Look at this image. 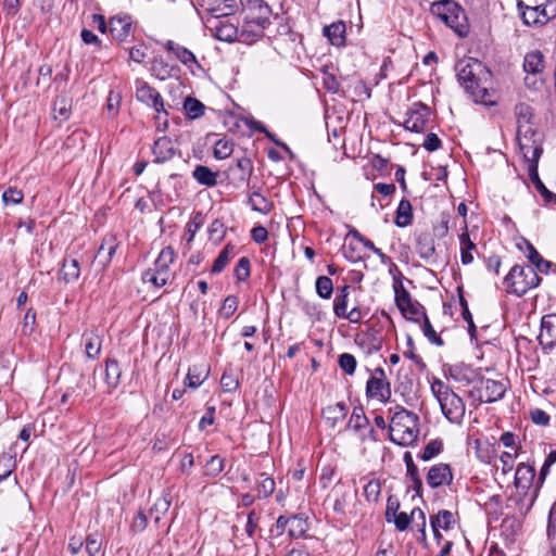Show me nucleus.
Here are the masks:
<instances>
[{"mask_svg":"<svg viewBox=\"0 0 556 556\" xmlns=\"http://www.w3.org/2000/svg\"><path fill=\"white\" fill-rule=\"evenodd\" d=\"M407 348L408 350L405 351L403 355L412 359L421 370H424L426 368V364L422 358L415 353V345L410 336L407 337Z\"/></svg>","mask_w":556,"mask_h":556,"instance_id":"nucleus-58","label":"nucleus"},{"mask_svg":"<svg viewBox=\"0 0 556 556\" xmlns=\"http://www.w3.org/2000/svg\"><path fill=\"white\" fill-rule=\"evenodd\" d=\"M529 178L534 185L538 192L543 197L546 202L556 203V194L551 192L539 177L538 165L531 164L528 166Z\"/></svg>","mask_w":556,"mask_h":556,"instance_id":"nucleus-29","label":"nucleus"},{"mask_svg":"<svg viewBox=\"0 0 556 556\" xmlns=\"http://www.w3.org/2000/svg\"><path fill=\"white\" fill-rule=\"evenodd\" d=\"M459 85L469 93L476 104H496L494 100H485L488 87L485 83L491 72L477 59L460 60L455 65Z\"/></svg>","mask_w":556,"mask_h":556,"instance_id":"nucleus-1","label":"nucleus"},{"mask_svg":"<svg viewBox=\"0 0 556 556\" xmlns=\"http://www.w3.org/2000/svg\"><path fill=\"white\" fill-rule=\"evenodd\" d=\"M431 114H432L431 106H419V109L409 110L406 113L407 117L403 122V126L407 130H410L414 132H421V131H424V129L426 127L427 117Z\"/></svg>","mask_w":556,"mask_h":556,"instance_id":"nucleus-13","label":"nucleus"},{"mask_svg":"<svg viewBox=\"0 0 556 556\" xmlns=\"http://www.w3.org/2000/svg\"><path fill=\"white\" fill-rule=\"evenodd\" d=\"M431 391L440 403L442 414L453 424H460L465 416V403L452 388L440 379L431 383Z\"/></svg>","mask_w":556,"mask_h":556,"instance_id":"nucleus-4","label":"nucleus"},{"mask_svg":"<svg viewBox=\"0 0 556 556\" xmlns=\"http://www.w3.org/2000/svg\"><path fill=\"white\" fill-rule=\"evenodd\" d=\"M149 71L159 80L178 79L180 67L164 59L163 55H154L150 62Z\"/></svg>","mask_w":556,"mask_h":556,"instance_id":"nucleus-10","label":"nucleus"},{"mask_svg":"<svg viewBox=\"0 0 556 556\" xmlns=\"http://www.w3.org/2000/svg\"><path fill=\"white\" fill-rule=\"evenodd\" d=\"M460 241V260L464 265L472 262V250H476V244L470 240L467 230L459 236Z\"/></svg>","mask_w":556,"mask_h":556,"instance_id":"nucleus-38","label":"nucleus"},{"mask_svg":"<svg viewBox=\"0 0 556 556\" xmlns=\"http://www.w3.org/2000/svg\"><path fill=\"white\" fill-rule=\"evenodd\" d=\"M307 531V522L299 515L288 518V534L290 538H301Z\"/></svg>","mask_w":556,"mask_h":556,"instance_id":"nucleus-37","label":"nucleus"},{"mask_svg":"<svg viewBox=\"0 0 556 556\" xmlns=\"http://www.w3.org/2000/svg\"><path fill=\"white\" fill-rule=\"evenodd\" d=\"M136 99L143 104H164L161 93L143 79H136Z\"/></svg>","mask_w":556,"mask_h":556,"instance_id":"nucleus-17","label":"nucleus"},{"mask_svg":"<svg viewBox=\"0 0 556 556\" xmlns=\"http://www.w3.org/2000/svg\"><path fill=\"white\" fill-rule=\"evenodd\" d=\"M83 341L85 342V353L88 358H96L101 352L102 339L98 329L85 331L83 333Z\"/></svg>","mask_w":556,"mask_h":556,"instance_id":"nucleus-22","label":"nucleus"},{"mask_svg":"<svg viewBox=\"0 0 556 556\" xmlns=\"http://www.w3.org/2000/svg\"><path fill=\"white\" fill-rule=\"evenodd\" d=\"M435 252L434 239L428 233H421L417 237L416 253L420 258L429 261Z\"/></svg>","mask_w":556,"mask_h":556,"instance_id":"nucleus-28","label":"nucleus"},{"mask_svg":"<svg viewBox=\"0 0 556 556\" xmlns=\"http://www.w3.org/2000/svg\"><path fill=\"white\" fill-rule=\"evenodd\" d=\"M275 490V481L270 477H265L257 485L258 495L268 497Z\"/></svg>","mask_w":556,"mask_h":556,"instance_id":"nucleus-63","label":"nucleus"},{"mask_svg":"<svg viewBox=\"0 0 556 556\" xmlns=\"http://www.w3.org/2000/svg\"><path fill=\"white\" fill-rule=\"evenodd\" d=\"M224 469V459L218 456H212L205 464L204 475L207 477H217Z\"/></svg>","mask_w":556,"mask_h":556,"instance_id":"nucleus-47","label":"nucleus"},{"mask_svg":"<svg viewBox=\"0 0 556 556\" xmlns=\"http://www.w3.org/2000/svg\"><path fill=\"white\" fill-rule=\"evenodd\" d=\"M263 8V14L265 15L258 16L257 18L251 16L250 21L243 20V24L240 28L239 42L251 45L264 36L266 27L270 24V12L265 7Z\"/></svg>","mask_w":556,"mask_h":556,"instance_id":"nucleus-8","label":"nucleus"},{"mask_svg":"<svg viewBox=\"0 0 556 556\" xmlns=\"http://www.w3.org/2000/svg\"><path fill=\"white\" fill-rule=\"evenodd\" d=\"M422 332L432 344H435L438 346H442L444 344L441 337L438 336L435 330L433 329L427 315H424Z\"/></svg>","mask_w":556,"mask_h":556,"instance_id":"nucleus-50","label":"nucleus"},{"mask_svg":"<svg viewBox=\"0 0 556 556\" xmlns=\"http://www.w3.org/2000/svg\"><path fill=\"white\" fill-rule=\"evenodd\" d=\"M366 394L368 397L387 402L391 397L390 383L378 376H371L366 384Z\"/></svg>","mask_w":556,"mask_h":556,"instance_id":"nucleus-16","label":"nucleus"},{"mask_svg":"<svg viewBox=\"0 0 556 556\" xmlns=\"http://www.w3.org/2000/svg\"><path fill=\"white\" fill-rule=\"evenodd\" d=\"M348 415V407L344 403H337L323 409V416L331 428L341 424Z\"/></svg>","mask_w":556,"mask_h":556,"instance_id":"nucleus-23","label":"nucleus"},{"mask_svg":"<svg viewBox=\"0 0 556 556\" xmlns=\"http://www.w3.org/2000/svg\"><path fill=\"white\" fill-rule=\"evenodd\" d=\"M517 116V140L520 153L522 154L528 166L538 165L543 149L538 140L533 137L536 135L535 128L547 123V116L541 117L536 115L531 106H519L516 112Z\"/></svg>","mask_w":556,"mask_h":556,"instance_id":"nucleus-2","label":"nucleus"},{"mask_svg":"<svg viewBox=\"0 0 556 556\" xmlns=\"http://www.w3.org/2000/svg\"><path fill=\"white\" fill-rule=\"evenodd\" d=\"M454 523L453 513L446 509L439 510L437 515L430 517L431 528L440 527L442 530H450Z\"/></svg>","mask_w":556,"mask_h":556,"instance_id":"nucleus-35","label":"nucleus"},{"mask_svg":"<svg viewBox=\"0 0 556 556\" xmlns=\"http://www.w3.org/2000/svg\"><path fill=\"white\" fill-rule=\"evenodd\" d=\"M538 8L539 18H541L544 25L556 17V0H546L544 3L540 5H535Z\"/></svg>","mask_w":556,"mask_h":556,"instance_id":"nucleus-43","label":"nucleus"},{"mask_svg":"<svg viewBox=\"0 0 556 556\" xmlns=\"http://www.w3.org/2000/svg\"><path fill=\"white\" fill-rule=\"evenodd\" d=\"M346 498L348 494H339L338 492L333 491V493L328 496L327 501L331 504L334 513L343 515L345 514Z\"/></svg>","mask_w":556,"mask_h":556,"instance_id":"nucleus-48","label":"nucleus"},{"mask_svg":"<svg viewBox=\"0 0 556 556\" xmlns=\"http://www.w3.org/2000/svg\"><path fill=\"white\" fill-rule=\"evenodd\" d=\"M116 248V238L113 235L105 236L94 255L93 264L99 266L100 269H104L111 263Z\"/></svg>","mask_w":556,"mask_h":556,"instance_id":"nucleus-14","label":"nucleus"},{"mask_svg":"<svg viewBox=\"0 0 556 556\" xmlns=\"http://www.w3.org/2000/svg\"><path fill=\"white\" fill-rule=\"evenodd\" d=\"M432 13L460 37H467L469 26L464 10L452 0H444L432 5Z\"/></svg>","mask_w":556,"mask_h":556,"instance_id":"nucleus-5","label":"nucleus"},{"mask_svg":"<svg viewBox=\"0 0 556 556\" xmlns=\"http://www.w3.org/2000/svg\"><path fill=\"white\" fill-rule=\"evenodd\" d=\"M175 253L169 247L163 249L154 262V267L151 268L155 271H168L169 265L174 262Z\"/></svg>","mask_w":556,"mask_h":556,"instance_id":"nucleus-40","label":"nucleus"},{"mask_svg":"<svg viewBox=\"0 0 556 556\" xmlns=\"http://www.w3.org/2000/svg\"><path fill=\"white\" fill-rule=\"evenodd\" d=\"M192 176L200 185L206 187H214L217 184V174L204 165L195 166Z\"/></svg>","mask_w":556,"mask_h":556,"instance_id":"nucleus-33","label":"nucleus"},{"mask_svg":"<svg viewBox=\"0 0 556 556\" xmlns=\"http://www.w3.org/2000/svg\"><path fill=\"white\" fill-rule=\"evenodd\" d=\"M538 340L543 349L552 350L556 346V314L543 316Z\"/></svg>","mask_w":556,"mask_h":556,"instance_id":"nucleus-12","label":"nucleus"},{"mask_svg":"<svg viewBox=\"0 0 556 556\" xmlns=\"http://www.w3.org/2000/svg\"><path fill=\"white\" fill-rule=\"evenodd\" d=\"M109 31L112 38L124 42L132 35V20L128 14H116L109 20Z\"/></svg>","mask_w":556,"mask_h":556,"instance_id":"nucleus-11","label":"nucleus"},{"mask_svg":"<svg viewBox=\"0 0 556 556\" xmlns=\"http://www.w3.org/2000/svg\"><path fill=\"white\" fill-rule=\"evenodd\" d=\"M288 531V518L279 516L276 523L270 528L269 535L271 539L281 536Z\"/></svg>","mask_w":556,"mask_h":556,"instance_id":"nucleus-62","label":"nucleus"},{"mask_svg":"<svg viewBox=\"0 0 556 556\" xmlns=\"http://www.w3.org/2000/svg\"><path fill=\"white\" fill-rule=\"evenodd\" d=\"M545 67L544 55L539 50L528 52L523 60V70L528 74L536 75Z\"/></svg>","mask_w":556,"mask_h":556,"instance_id":"nucleus-26","label":"nucleus"},{"mask_svg":"<svg viewBox=\"0 0 556 556\" xmlns=\"http://www.w3.org/2000/svg\"><path fill=\"white\" fill-rule=\"evenodd\" d=\"M249 203L251 204L253 211L263 214L269 213L273 207V204L257 191L252 192L249 198Z\"/></svg>","mask_w":556,"mask_h":556,"instance_id":"nucleus-41","label":"nucleus"},{"mask_svg":"<svg viewBox=\"0 0 556 556\" xmlns=\"http://www.w3.org/2000/svg\"><path fill=\"white\" fill-rule=\"evenodd\" d=\"M220 384L224 391L231 392L239 387V381L231 372L225 371L220 378Z\"/></svg>","mask_w":556,"mask_h":556,"instance_id":"nucleus-64","label":"nucleus"},{"mask_svg":"<svg viewBox=\"0 0 556 556\" xmlns=\"http://www.w3.org/2000/svg\"><path fill=\"white\" fill-rule=\"evenodd\" d=\"M237 307H238V298L235 295H228L224 300L219 313L224 318H230L237 311Z\"/></svg>","mask_w":556,"mask_h":556,"instance_id":"nucleus-54","label":"nucleus"},{"mask_svg":"<svg viewBox=\"0 0 556 556\" xmlns=\"http://www.w3.org/2000/svg\"><path fill=\"white\" fill-rule=\"evenodd\" d=\"M413 222V207L408 200L402 199L397 210H396V216H395V225L397 227H406L410 225Z\"/></svg>","mask_w":556,"mask_h":556,"instance_id":"nucleus-31","label":"nucleus"},{"mask_svg":"<svg viewBox=\"0 0 556 556\" xmlns=\"http://www.w3.org/2000/svg\"><path fill=\"white\" fill-rule=\"evenodd\" d=\"M442 451V442L439 440L430 441L424 448V452L420 455L422 460H430L434 456H437Z\"/></svg>","mask_w":556,"mask_h":556,"instance_id":"nucleus-55","label":"nucleus"},{"mask_svg":"<svg viewBox=\"0 0 556 556\" xmlns=\"http://www.w3.org/2000/svg\"><path fill=\"white\" fill-rule=\"evenodd\" d=\"M170 506V500L167 497H162L155 502V504L150 509V514L154 516L155 522H159L161 519V516L164 515Z\"/></svg>","mask_w":556,"mask_h":556,"instance_id":"nucleus-53","label":"nucleus"},{"mask_svg":"<svg viewBox=\"0 0 556 556\" xmlns=\"http://www.w3.org/2000/svg\"><path fill=\"white\" fill-rule=\"evenodd\" d=\"M156 114H155V125L156 129L159 131H165L168 127V112L165 110V106H161L159 109L157 106H154Z\"/></svg>","mask_w":556,"mask_h":556,"instance_id":"nucleus-61","label":"nucleus"},{"mask_svg":"<svg viewBox=\"0 0 556 556\" xmlns=\"http://www.w3.org/2000/svg\"><path fill=\"white\" fill-rule=\"evenodd\" d=\"M232 153V143L225 139H219L215 146L213 154L218 160H224Z\"/></svg>","mask_w":556,"mask_h":556,"instance_id":"nucleus-52","label":"nucleus"},{"mask_svg":"<svg viewBox=\"0 0 556 556\" xmlns=\"http://www.w3.org/2000/svg\"><path fill=\"white\" fill-rule=\"evenodd\" d=\"M412 517L413 519H417L416 521V526L418 527L417 529V540L420 541L421 543H424L425 545L427 544V541H426V515L424 513V510H421L420 508H414L412 510Z\"/></svg>","mask_w":556,"mask_h":556,"instance_id":"nucleus-46","label":"nucleus"},{"mask_svg":"<svg viewBox=\"0 0 556 556\" xmlns=\"http://www.w3.org/2000/svg\"><path fill=\"white\" fill-rule=\"evenodd\" d=\"M14 469V460L11 456H0V481L7 479Z\"/></svg>","mask_w":556,"mask_h":556,"instance_id":"nucleus-59","label":"nucleus"},{"mask_svg":"<svg viewBox=\"0 0 556 556\" xmlns=\"http://www.w3.org/2000/svg\"><path fill=\"white\" fill-rule=\"evenodd\" d=\"M506 291L518 296L528 290L535 288L541 282V277L530 265H515L504 279Z\"/></svg>","mask_w":556,"mask_h":556,"instance_id":"nucleus-6","label":"nucleus"},{"mask_svg":"<svg viewBox=\"0 0 556 556\" xmlns=\"http://www.w3.org/2000/svg\"><path fill=\"white\" fill-rule=\"evenodd\" d=\"M368 426V419L362 407H355L346 425L348 428H352L358 431Z\"/></svg>","mask_w":556,"mask_h":556,"instance_id":"nucleus-44","label":"nucleus"},{"mask_svg":"<svg viewBox=\"0 0 556 556\" xmlns=\"http://www.w3.org/2000/svg\"><path fill=\"white\" fill-rule=\"evenodd\" d=\"M380 491V482L377 480H371L364 486V494L370 502H376L378 500Z\"/></svg>","mask_w":556,"mask_h":556,"instance_id":"nucleus-60","label":"nucleus"},{"mask_svg":"<svg viewBox=\"0 0 556 556\" xmlns=\"http://www.w3.org/2000/svg\"><path fill=\"white\" fill-rule=\"evenodd\" d=\"M154 162L164 163L175 155V148L168 137H161L154 142Z\"/></svg>","mask_w":556,"mask_h":556,"instance_id":"nucleus-20","label":"nucleus"},{"mask_svg":"<svg viewBox=\"0 0 556 556\" xmlns=\"http://www.w3.org/2000/svg\"><path fill=\"white\" fill-rule=\"evenodd\" d=\"M419 417L405 408L395 412L389 426L390 439L395 444L407 446L413 444L419 433Z\"/></svg>","mask_w":556,"mask_h":556,"instance_id":"nucleus-3","label":"nucleus"},{"mask_svg":"<svg viewBox=\"0 0 556 556\" xmlns=\"http://www.w3.org/2000/svg\"><path fill=\"white\" fill-rule=\"evenodd\" d=\"M164 49L172 53L178 61H180L182 64L191 67L192 65L197 66L198 68H201L200 63L198 62L195 55L186 47L180 46L179 43L167 40L164 43Z\"/></svg>","mask_w":556,"mask_h":556,"instance_id":"nucleus-18","label":"nucleus"},{"mask_svg":"<svg viewBox=\"0 0 556 556\" xmlns=\"http://www.w3.org/2000/svg\"><path fill=\"white\" fill-rule=\"evenodd\" d=\"M453 480V473L450 465L437 464L432 466L427 475V483L430 488L435 489L443 484H450Z\"/></svg>","mask_w":556,"mask_h":556,"instance_id":"nucleus-15","label":"nucleus"},{"mask_svg":"<svg viewBox=\"0 0 556 556\" xmlns=\"http://www.w3.org/2000/svg\"><path fill=\"white\" fill-rule=\"evenodd\" d=\"M393 289L395 293V302L400 309H403L412 302L409 292L404 288L401 277L394 276Z\"/></svg>","mask_w":556,"mask_h":556,"instance_id":"nucleus-39","label":"nucleus"},{"mask_svg":"<svg viewBox=\"0 0 556 556\" xmlns=\"http://www.w3.org/2000/svg\"><path fill=\"white\" fill-rule=\"evenodd\" d=\"M102 535L99 533H91L86 538V552L89 556H96L102 546Z\"/></svg>","mask_w":556,"mask_h":556,"instance_id":"nucleus-49","label":"nucleus"},{"mask_svg":"<svg viewBox=\"0 0 556 556\" xmlns=\"http://www.w3.org/2000/svg\"><path fill=\"white\" fill-rule=\"evenodd\" d=\"M518 10L520 17L527 26H543L544 23L539 18L538 8L525 4L521 0L518 1Z\"/></svg>","mask_w":556,"mask_h":556,"instance_id":"nucleus-30","label":"nucleus"},{"mask_svg":"<svg viewBox=\"0 0 556 556\" xmlns=\"http://www.w3.org/2000/svg\"><path fill=\"white\" fill-rule=\"evenodd\" d=\"M507 384L508 381L506 379L481 378L472 387L469 395L479 403H494L504 397Z\"/></svg>","mask_w":556,"mask_h":556,"instance_id":"nucleus-7","label":"nucleus"},{"mask_svg":"<svg viewBox=\"0 0 556 556\" xmlns=\"http://www.w3.org/2000/svg\"><path fill=\"white\" fill-rule=\"evenodd\" d=\"M218 11V9H212V17L207 20L214 36L220 41H239L240 28L228 20H220L223 14H219Z\"/></svg>","mask_w":556,"mask_h":556,"instance_id":"nucleus-9","label":"nucleus"},{"mask_svg":"<svg viewBox=\"0 0 556 556\" xmlns=\"http://www.w3.org/2000/svg\"><path fill=\"white\" fill-rule=\"evenodd\" d=\"M323 34L333 46L341 47L345 43V24L342 21L325 26Z\"/></svg>","mask_w":556,"mask_h":556,"instance_id":"nucleus-24","label":"nucleus"},{"mask_svg":"<svg viewBox=\"0 0 556 556\" xmlns=\"http://www.w3.org/2000/svg\"><path fill=\"white\" fill-rule=\"evenodd\" d=\"M340 368L349 376H352L356 369V358L349 353H343L339 356L338 359Z\"/></svg>","mask_w":556,"mask_h":556,"instance_id":"nucleus-51","label":"nucleus"},{"mask_svg":"<svg viewBox=\"0 0 556 556\" xmlns=\"http://www.w3.org/2000/svg\"><path fill=\"white\" fill-rule=\"evenodd\" d=\"M24 199V194L22 190L17 188L10 187L8 190H5L2 194L3 202L9 204H20Z\"/></svg>","mask_w":556,"mask_h":556,"instance_id":"nucleus-57","label":"nucleus"},{"mask_svg":"<svg viewBox=\"0 0 556 556\" xmlns=\"http://www.w3.org/2000/svg\"><path fill=\"white\" fill-rule=\"evenodd\" d=\"M527 257L532 263V267L540 273L547 274L548 270L553 267L556 268V265L549 261H546L542 257V255L536 251V249L527 241Z\"/></svg>","mask_w":556,"mask_h":556,"instance_id":"nucleus-27","label":"nucleus"},{"mask_svg":"<svg viewBox=\"0 0 556 556\" xmlns=\"http://www.w3.org/2000/svg\"><path fill=\"white\" fill-rule=\"evenodd\" d=\"M80 276V265L78 260L65 257L59 271V279L65 283L76 281Z\"/></svg>","mask_w":556,"mask_h":556,"instance_id":"nucleus-21","label":"nucleus"},{"mask_svg":"<svg viewBox=\"0 0 556 556\" xmlns=\"http://www.w3.org/2000/svg\"><path fill=\"white\" fill-rule=\"evenodd\" d=\"M235 256V247L230 243L226 244L225 248L219 252L218 256L213 263L212 273H220L228 264V262Z\"/></svg>","mask_w":556,"mask_h":556,"instance_id":"nucleus-36","label":"nucleus"},{"mask_svg":"<svg viewBox=\"0 0 556 556\" xmlns=\"http://www.w3.org/2000/svg\"><path fill=\"white\" fill-rule=\"evenodd\" d=\"M240 2L242 4L243 11L245 13L244 20L250 21L251 16L256 17V18L258 16H263L264 15L263 7H265L271 13L270 7L263 0H240Z\"/></svg>","mask_w":556,"mask_h":556,"instance_id":"nucleus-32","label":"nucleus"},{"mask_svg":"<svg viewBox=\"0 0 556 556\" xmlns=\"http://www.w3.org/2000/svg\"><path fill=\"white\" fill-rule=\"evenodd\" d=\"M253 172V163L248 157L237 159L235 164L229 167V173L238 181L244 182L249 180Z\"/></svg>","mask_w":556,"mask_h":556,"instance_id":"nucleus-25","label":"nucleus"},{"mask_svg":"<svg viewBox=\"0 0 556 556\" xmlns=\"http://www.w3.org/2000/svg\"><path fill=\"white\" fill-rule=\"evenodd\" d=\"M535 469L533 466L520 464L515 473V485L518 490L527 492L534 480Z\"/></svg>","mask_w":556,"mask_h":556,"instance_id":"nucleus-19","label":"nucleus"},{"mask_svg":"<svg viewBox=\"0 0 556 556\" xmlns=\"http://www.w3.org/2000/svg\"><path fill=\"white\" fill-rule=\"evenodd\" d=\"M316 292L323 299H330L333 292V282L327 276H319L316 279Z\"/></svg>","mask_w":556,"mask_h":556,"instance_id":"nucleus-45","label":"nucleus"},{"mask_svg":"<svg viewBox=\"0 0 556 556\" xmlns=\"http://www.w3.org/2000/svg\"><path fill=\"white\" fill-rule=\"evenodd\" d=\"M121 376L122 370L117 361L108 358L105 362V382L109 389H114L118 386Z\"/></svg>","mask_w":556,"mask_h":556,"instance_id":"nucleus-34","label":"nucleus"},{"mask_svg":"<svg viewBox=\"0 0 556 556\" xmlns=\"http://www.w3.org/2000/svg\"><path fill=\"white\" fill-rule=\"evenodd\" d=\"M235 276L238 281H244L250 276V260L248 257H241L235 268Z\"/></svg>","mask_w":556,"mask_h":556,"instance_id":"nucleus-56","label":"nucleus"},{"mask_svg":"<svg viewBox=\"0 0 556 556\" xmlns=\"http://www.w3.org/2000/svg\"><path fill=\"white\" fill-rule=\"evenodd\" d=\"M503 532L514 539L521 532L522 522L516 516H506L502 522Z\"/></svg>","mask_w":556,"mask_h":556,"instance_id":"nucleus-42","label":"nucleus"}]
</instances>
